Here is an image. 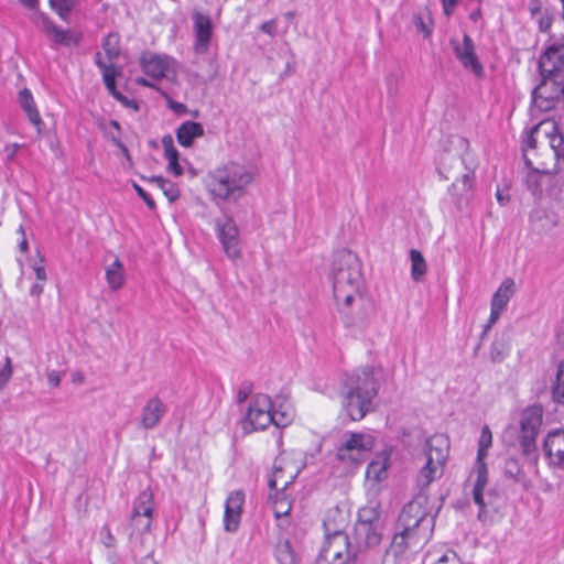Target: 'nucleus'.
<instances>
[{
    "label": "nucleus",
    "mask_w": 564,
    "mask_h": 564,
    "mask_svg": "<svg viewBox=\"0 0 564 564\" xmlns=\"http://www.w3.org/2000/svg\"><path fill=\"white\" fill-rule=\"evenodd\" d=\"M490 355H491V359L495 361L502 359V351L500 349H498V344H496V343L492 344Z\"/></svg>",
    "instance_id": "53"
},
{
    "label": "nucleus",
    "mask_w": 564,
    "mask_h": 564,
    "mask_svg": "<svg viewBox=\"0 0 564 564\" xmlns=\"http://www.w3.org/2000/svg\"><path fill=\"white\" fill-rule=\"evenodd\" d=\"M300 471L299 464L285 455H280L273 465L272 476L269 480L270 489L285 491Z\"/></svg>",
    "instance_id": "16"
},
{
    "label": "nucleus",
    "mask_w": 564,
    "mask_h": 564,
    "mask_svg": "<svg viewBox=\"0 0 564 564\" xmlns=\"http://www.w3.org/2000/svg\"><path fill=\"white\" fill-rule=\"evenodd\" d=\"M448 451V438L435 434L426 440L423 453L415 458L420 465L415 481L421 491L403 507L383 564H398L408 552L416 553L430 541L436 513L423 490L443 475Z\"/></svg>",
    "instance_id": "1"
},
{
    "label": "nucleus",
    "mask_w": 564,
    "mask_h": 564,
    "mask_svg": "<svg viewBox=\"0 0 564 564\" xmlns=\"http://www.w3.org/2000/svg\"><path fill=\"white\" fill-rule=\"evenodd\" d=\"M149 182L162 191L169 202L173 203L176 199V189L170 181L163 178L162 176H153L149 178Z\"/></svg>",
    "instance_id": "35"
},
{
    "label": "nucleus",
    "mask_w": 564,
    "mask_h": 564,
    "mask_svg": "<svg viewBox=\"0 0 564 564\" xmlns=\"http://www.w3.org/2000/svg\"><path fill=\"white\" fill-rule=\"evenodd\" d=\"M73 382L74 383H83L84 382V375L82 372L73 373Z\"/></svg>",
    "instance_id": "62"
},
{
    "label": "nucleus",
    "mask_w": 564,
    "mask_h": 564,
    "mask_svg": "<svg viewBox=\"0 0 564 564\" xmlns=\"http://www.w3.org/2000/svg\"><path fill=\"white\" fill-rule=\"evenodd\" d=\"M95 62L97 64V66L101 69V72H105V69H110L111 67H113L112 64H106L104 61H102V57H101V54L100 53H97L96 56H95Z\"/></svg>",
    "instance_id": "52"
},
{
    "label": "nucleus",
    "mask_w": 564,
    "mask_h": 564,
    "mask_svg": "<svg viewBox=\"0 0 564 564\" xmlns=\"http://www.w3.org/2000/svg\"><path fill=\"white\" fill-rule=\"evenodd\" d=\"M118 75V72L117 69L113 67H111L110 69H105V72H102V79H104V83L106 85V88L108 89V91L117 99L119 100L120 102H122L123 105H128L129 104V100L128 98H126L121 93H119L117 89H116V76Z\"/></svg>",
    "instance_id": "33"
},
{
    "label": "nucleus",
    "mask_w": 564,
    "mask_h": 564,
    "mask_svg": "<svg viewBox=\"0 0 564 564\" xmlns=\"http://www.w3.org/2000/svg\"><path fill=\"white\" fill-rule=\"evenodd\" d=\"M524 143L531 150L538 148L551 151L555 160V173L550 169V181H542V192H547L549 184L552 181L560 183V187H564V134L558 130L554 120H543L531 128L524 138Z\"/></svg>",
    "instance_id": "3"
},
{
    "label": "nucleus",
    "mask_w": 564,
    "mask_h": 564,
    "mask_svg": "<svg viewBox=\"0 0 564 564\" xmlns=\"http://www.w3.org/2000/svg\"><path fill=\"white\" fill-rule=\"evenodd\" d=\"M435 564H462V562L454 551H447Z\"/></svg>",
    "instance_id": "41"
},
{
    "label": "nucleus",
    "mask_w": 564,
    "mask_h": 564,
    "mask_svg": "<svg viewBox=\"0 0 564 564\" xmlns=\"http://www.w3.org/2000/svg\"><path fill=\"white\" fill-rule=\"evenodd\" d=\"M391 467V451L379 453L367 466L366 478L376 484L382 482L388 478Z\"/></svg>",
    "instance_id": "24"
},
{
    "label": "nucleus",
    "mask_w": 564,
    "mask_h": 564,
    "mask_svg": "<svg viewBox=\"0 0 564 564\" xmlns=\"http://www.w3.org/2000/svg\"><path fill=\"white\" fill-rule=\"evenodd\" d=\"M19 100H20L21 107L28 113V117H29V120L31 121V123L36 127L39 132H41L42 119L36 109V106H35V102H34L31 91L28 88L22 89L19 94Z\"/></svg>",
    "instance_id": "28"
},
{
    "label": "nucleus",
    "mask_w": 564,
    "mask_h": 564,
    "mask_svg": "<svg viewBox=\"0 0 564 564\" xmlns=\"http://www.w3.org/2000/svg\"><path fill=\"white\" fill-rule=\"evenodd\" d=\"M63 373L57 370L47 371V382L51 387L57 388L62 381Z\"/></svg>",
    "instance_id": "43"
},
{
    "label": "nucleus",
    "mask_w": 564,
    "mask_h": 564,
    "mask_svg": "<svg viewBox=\"0 0 564 564\" xmlns=\"http://www.w3.org/2000/svg\"><path fill=\"white\" fill-rule=\"evenodd\" d=\"M530 14L534 18L542 10V2L540 0H531L529 6Z\"/></svg>",
    "instance_id": "50"
},
{
    "label": "nucleus",
    "mask_w": 564,
    "mask_h": 564,
    "mask_svg": "<svg viewBox=\"0 0 564 564\" xmlns=\"http://www.w3.org/2000/svg\"><path fill=\"white\" fill-rule=\"evenodd\" d=\"M289 422L285 413H276L272 411V403L268 395L258 394L252 399L248 408V412L242 422V429L246 433L258 430H264L271 423L276 426H284Z\"/></svg>",
    "instance_id": "11"
},
{
    "label": "nucleus",
    "mask_w": 564,
    "mask_h": 564,
    "mask_svg": "<svg viewBox=\"0 0 564 564\" xmlns=\"http://www.w3.org/2000/svg\"><path fill=\"white\" fill-rule=\"evenodd\" d=\"M506 468H507V471L512 476V477H517V475L519 474V466L517 464V462L514 459H509L507 463H506Z\"/></svg>",
    "instance_id": "51"
},
{
    "label": "nucleus",
    "mask_w": 564,
    "mask_h": 564,
    "mask_svg": "<svg viewBox=\"0 0 564 564\" xmlns=\"http://www.w3.org/2000/svg\"><path fill=\"white\" fill-rule=\"evenodd\" d=\"M375 447V437L364 432H347L336 449V457L349 467H357L365 460L366 454Z\"/></svg>",
    "instance_id": "12"
},
{
    "label": "nucleus",
    "mask_w": 564,
    "mask_h": 564,
    "mask_svg": "<svg viewBox=\"0 0 564 564\" xmlns=\"http://www.w3.org/2000/svg\"><path fill=\"white\" fill-rule=\"evenodd\" d=\"M111 141L119 147L124 154L128 155V150L124 147V144L120 141V138L118 135H115L113 133H110Z\"/></svg>",
    "instance_id": "58"
},
{
    "label": "nucleus",
    "mask_w": 564,
    "mask_h": 564,
    "mask_svg": "<svg viewBox=\"0 0 564 564\" xmlns=\"http://www.w3.org/2000/svg\"><path fill=\"white\" fill-rule=\"evenodd\" d=\"M543 410L539 405L527 408L521 415V445L529 454L535 445V437L542 425Z\"/></svg>",
    "instance_id": "15"
},
{
    "label": "nucleus",
    "mask_w": 564,
    "mask_h": 564,
    "mask_svg": "<svg viewBox=\"0 0 564 564\" xmlns=\"http://www.w3.org/2000/svg\"><path fill=\"white\" fill-rule=\"evenodd\" d=\"M333 291L338 304L349 307L360 299L361 267L357 256L350 251L336 254L332 267Z\"/></svg>",
    "instance_id": "6"
},
{
    "label": "nucleus",
    "mask_w": 564,
    "mask_h": 564,
    "mask_svg": "<svg viewBox=\"0 0 564 564\" xmlns=\"http://www.w3.org/2000/svg\"><path fill=\"white\" fill-rule=\"evenodd\" d=\"M516 292V282L511 278H506L498 290L495 292L491 299L490 304V316L487 325L485 326L484 334L488 332V329L497 323L501 313L506 310L510 299L513 296Z\"/></svg>",
    "instance_id": "18"
},
{
    "label": "nucleus",
    "mask_w": 564,
    "mask_h": 564,
    "mask_svg": "<svg viewBox=\"0 0 564 564\" xmlns=\"http://www.w3.org/2000/svg\"><path fill=\"white\" fill-rule=\"evenodd\" d=\"M252 180L253 173L248 166L229 162L207 175L206 188L214 199L237 200Z\"/></svg>",
    "instance_id": "5"
},
{
    "label": "nucleus",
    "mask_w": 564,
    "mask_h": 564,
    "mask_svg": "<svg viewBox=\"0 0 564 564\" xmlns=\"http://www.w3.org/2000/svg\"><path fill=\"white\" fill-rule=\"evenodd\" d=\"M245 502V494L240 490L229 494L224 514V527L228 532H235L240 523L242 506Z\"/></svg>",
    "instance_id": "22"
},
{
    "label": "nucleus",
    "mask_w": 564,
    "mask_h": 564,
    "mask_svg": "<svg viewBox=\"0 0 564 564\" xmlns=\"http://www.w3.org/2000/svg\"><path fill=\"white\" fill-rule=\"evenodd\" d=\"M171 61L167 57L155 55L153 53H144L140 58V64L144 74L152 78H161L166 75L171 66Z\"/></svg>",
    "instance_id": "25"
},
{
    "label": "nucleus",
    "mask_w": 564,
    "mask_h": 564,
    "mask_svg": "<svg viewBox=\"0 0 564 564\" xmlns=\"http://www.w3.org/2000/svg\"><path fill=\"white\" fill-rule=\"evenodd\" d=\"M193 29L195 34V53L206 54L208 52L214 31L210 18L199 11H195L193 13Z\"/></svg>",
    "instance_id": "19"
},
{
    "label": "nucleus",
    "mask_w": 564,
    "mask_h": 564,
    "mask_svg": "<svg viewBox=\"0 0 564 564\" xmlns=\"http://www.w3.org/2000/svg\"><path fill=\"white\" fill-rule=\"evenodd\" d=\"M492 444V434L488 425L481 429L478 441V453L476 459V468L470 474L468 481L473 485L471 496L474 502L479 507L478 519L485 520L486 507L490 503L485 500L484 489L488 484V471L485 464L487 451Z\"/></svg>",
    "instance_id": "9"
},
{
    "label": "nucleus",
    "mask_w": 564,
    "mask_h": 564,
    "mask_svg": "<svg viewBox=\"0 0 564 564\" xmlns=\"http://www.w3.org/2000/svg\"><path fill=\"white\" fill-rule=\"evenodd\" d=\"M274 557L279 564H301V556L289 540L276 543Z\"/></svg>",
    "instance_id": "27"
},
{
    "label": "nucleus",
    "mask_w": 564,
    "mask_h": 564,
    "mask_svg": "<svg viewBox=\"0 0 564 564\" xmlns=\"http://www.w3.org/2000/svg\"><path fill=\"white\" fill-rule=\"evenodd\" d=\"M388 85V91L390 95H395L398 93V82L399 78L395 75H389L386 79Z\"/></svg>",
    "instance_id": "48"
},
{
    "label": "nucleus",
    "mask_w": 564,
    "mask_h": 564,
    "mask_svg": "<svg viewBox=\"0 0 564 564\" xmlns=\"http://www.w3.org/2000/svg\"><path fill=\"white\" fill-rule=\"evenodd\" d=\"M102 46L109 59H113L119 56L120 47L119 36L117 34H109L105 39Z\"/></svg>",
    "instance_id": "37"
},
{
    "label": "nucleus",
    "mask_w": 564,
    "mask_h": 564,
    "mask_svg": "<svg viewBox=\"0 0 564 564\" xmlns=\"http://www.w3.org/2000/svg\"><path fill=\"white\" fill-rule=\"evenodd\" d=\"M260 30L263 33L269 34L270 36H274L275 33H276V22H275V20H270V21H267V22L262 23V25L260 26Z\"/></svg>",
    "instance_id": "46"
},
{
    "label": "nucleus",
    "mask_w": 564,
    "mask_h": 564,
    "mask_svg": "<svg viewBox=\"0 0 564 564\" xmlns=\"http://www.w3.org/2000/svg\"><path fill=\"white\" fill-rule=\"evenodd\" d=\"M274 496H270L272 500V509L276 519H282L291 511V500L285 491L275 490Z\"/></svg>",
    "instance_id": "30"
},
{
    "label": "nucleus",
    "mask_w": 564,
    "mask_h": 564,
    "mask_svg": "<svg viewBox=\"0 0 564 564\" xmlns=\"http://www.w3.org/2000/svg\"><path fill=\"white\" fill-rule=\"evenodd\" d=\"M161 144L164 150V155L169 160V170L176 174V149L174 148V139L171 134H165Z\"/></svg>",
    "instance_id": "34"
},
{
    "label": "nucleus",
    "mask_w": 564,
    "mask_h": 564,
    "mask_svg": "<svg viewBox=\"0 0 564 564\" xmlns=\"http://www.w3.org/2000/svg\"><path fill=\"white\" fill-rule=\"evenodd\" d=\"M329 517L332 518V520H330L332 521V524H330L332 528H335L338 524V521H339L340 518L346 521L345 516L338 509L330 510L326 514L324 521L327 520Z\"/></svg>",
    "instance_id": "47"
},
{
    "label": "nucleus",
    "mask_w": 564,
    "mask_h": 564,
    "mask_svg": "<svg viewBox=\"0 0 564 564\" xmlns=\"http://www.w3.org/2000/svg\"><path fill=\"white\" fill-rule=\"evenodd\" d=\"M44 31L53 39L54 42L63 45H69L73 41V34L67 30L57 28L47 19H43Z\"/></svg>",
    "instance_id": "31"
},
{
    "label": "nucleus",
    "mask_w": 564,
    "mask_h": 564,
    "mask_svg": "<svg viewBox=\"0 0 564 564\" xmlns=\"http://www.w3.org/2000/svg\"><path fill=\"white\" fill-rule=\"evenodd\" d=\"M413 22L417 31L422 32L424 36H429L431 34V28H429L421 15H415Z\"/></svg>",
    "instance_id": "44"
},
{
    "label": "nucleus",
    "mask_w": 564,
    "mask_h": 564,
    "mask_svg": "<svg viewBox=\"0 0 564 564\" xmlns=\"http://www.w3.org/2000/svg\"><path fill=\"white\" fill-rule=\"evenodd\" d=\"M105 278L111 291H119L126 284V271L121 260L112 253L105 257Z\"/></svg>",
    "instance_id": "23"
},
{
    "label": "nucleus",
    "mask_w": 564,
    "mask_h": 564,
    "mask_svg": "<svg viewBox=\"0 0 564 564\" xmlns=\"http://www.w3.org/2000/svg\"><path fill=\"white\" fill-rule=\"evenodd\" d=\"M153 495L142 491L133 502L130 517L129 541L133 552L147 550L151 542Z\"/></svg>",
    "instance_id": "7"
},
{
    "label": "nucleus",
    "mask_w": 564,
    "mask_h": 564,
    "mask_svg": "<svg viewBox=\"0 0 564 564\" xmlns=\"http://www.w3.org/2000/svg\"><path fill=\"white\" fill-rule=\"evenodd\" d=\"M314 564H337L334 561H332L330 557L324 556V552L321 551L319 555L315 560Z\"/></svg>",
    "instance_id": "56"
},
{
    "label": "nucleus",
    "mask_w": 564,
    "mask_h": 564,
    "mask_svg": "<svg viewBox=\"0 0 564 564\" xmlns=\"http://www.w3.org/2000/svg\"><path fill=\"white\" fill-rule=\"evenodd\" d=\"M367 509L359 512V521L354 529V549L357 555L367 550L378 546L381 542V533L377 525L371 521V518L366 517Z\"/></svg>",
    "instance_id": "13"
},
{
    "label": "nucleus",
    "mask_w": 564,
    "mask_h": 564,
    "mask_svg": "<svg viewBox=\"0 0 564 564\" xmlns=\"http://www.w3.org/2000/svg\"><path fill=\"white\" fill-rule=\"evenodd\" d=\"M183 162H184V165H183V164L181 163V161L178 160V170H177L178 176H180V175H182V174H184L185 169H187V170H188V172H189V174H191L192 176H194V175H195V172H194V170L189 166L188 162H187L186 160H184Z\"/></svg>",
    "instance_id": "54"
},
{
    "label": "nucleus",
    "mask_w": 564,
    "mask_h": 564,
    "mask_svg": "<svg viewBox=\"0 0 564 564\" xmlns=\"http://www.w3.org/2000/svg\"><path fill=\"white\" fill-rule=\"evenodd\" d=\"M105 530L107 531V536H106V540L104 541V543L106 546L111 547L115 545V538L112 536V534L108 528H105Z\"/></svg>",
    "instance_id": "59"
},
{
    "label": "nucleus",
    "mask_w": 564,
    "mask_h": 564,
    "mask_svg": "<svg viewBox=\"0 0 564 564\" xmlns=\"http://www.w3.org/2000/svg\"><path fill=\"white\" fill-rule=\"evenodd\" d=\"M437 171L444 180L453 181L449 192L457 199H460L471 189L474 172L458 153L449 151L441 153Z\"/></svg>",
    "instance_id": "8"
},
{
    "label": "nucleus",
    "mask_w": 564,
    "mask_h": 564,
    "mask_svg": "<svg viewBox=\"0 0 564 564\" xmlns=\"http://www.w3.org/2000/svg\"><path fill=\"white\" fill-rule=\"evenodd\" d=\"M552 22H553V17L552 14L545 10L541 17L539 18L538 20V25H539V30L543 33H546L550 31L551 29V25H552Z\"/></svg>",
    "instance_id": "40"
},
{
    "label": "nucleus",
    "mask_w": 564,
    "mask_h": 564,
    "mask_svg": "<svg viewBox=\"0 0 564 564\" xmlns=\"http://www.w3.org/2000/svg\"><path fill=\"white\" fill-rule=\"evenodd\" d=\"M140 564H156L152 556L147 555L143 557Z\"/></svg>",
    "instance_id": "63"
},
{
    "label": "nucleus",
    "mask_w": 564,
    "mask_h": 564,
    "mask_svg": "<svg viewBox=\"0 0 564 564\" xmlns=\"http://www.w3.org/2000/svg\"><path fill=\"white\" fill-rule=\"evenodd\" d=\"M496 197H497V200L499 202V204L502 206L509 202V196L503 195L500 189L497 191Z\"/></svg>",
    "instance_id": "60"
},
{
    "label": "nucleus",
    "mask_w": 564,
    "mask_h": 564,
    "mask_svg": "<svg viewBox=\"0 0 564 564\" xmlns=\"http://www.w3.org/2000/svg\"><path fill=\"white\" fill-rule=\"evenodd\" d=\"M204 134V128L200 123L185 121L178 127V144L191 147L193 140Z\"/></svg>",
    "instance_id": "29"
},
{
    "label": "nucleus",
    "mask_w": 564,
    "mask_h": 564,
    "mask_svg": "<svg viewBox=\"0 0 564 564\" xmlns=\"http://www.w3.org/2000/svg\"><path fill=\"white\" fill-rule=\"evenodd\" d=\"M50 3L62 19H66L69 10L74 6V0H50Z\"/></svg>",
    "instance_id": "39"
},
{
    "label": "nucleus",
    "mask_w": 564,
    "mask_h": 564,
    "mask_svg": "<svg viewBox=\"0 0 564 564\" xmlns=\"http://www.w3.org/2000/svg\"><path fill=\"white\" fill-rule=\"evenodd\" d=\"M410 259H411V278L416 282L421 281L422 278L426 273V269H427L426 261H425L423 254L416 249H411Z\"/></svg>",
    "instance_id": "32"
},
{
    "label": "nucleus",
    "mask_w": 564,
    "mask_h": 564,
    "mask_svg": "<svg viewBox=\"0 0 564 564\" xmlns=\"http://www.w3.org/2000/svg\"><path fill=\"white\" fill-rule=\"evenodd\" d=\"M543 449L551 466L564 469V430L550 432L544 440Z\"/></svg>",
    "instance_id": "21"
},
{
    "label": "nucleus",
    "mask_w": 564,
    "mask_h": 564,
    "mask_svg": "<svg viewBox=\"0 0 564 564\" xmlns=\"http://www.w3.org/2000/svg\"><path fill=\"white\" fill-rule=\"evenodd\" d=\"M332 518L323 522L326 541L322 549L324 556L330 557L337 564H354L357 561V551H355L348 535L344 529L346 521L339 519L338 524L332 528Z\"/></svg>",
    "instance_id": "10"
},
{
    "label": "nucleus",
    "mask_w": 564,
    "mask_h": 564,
    "mask_svg": "<svg viewBox=\"0 0 564 564\" xmlns=\"http://www.w3.org/2000/svg\"><path fill=\"white\" fill-rule=\"evenodd\" d=\"M216 227L226 256L232 261L240 259L239 230L235 221L231 218H225L224 221L218 220Z\"/></svg>",
    "instance_id": "17"
},
{
    "label": "nucleus",
    "mask_w": 564,
    "mask_h": 564,
    "mask_svg": "<svg viewBox=\"0 0 564 564\" xmlns=\"http://www.w3.org/2000/svg\"><path fill=\"white\" fill-rule=\"evenodd\" d=\"M564 187H560V183L556 181H552L547 186V193L551 195H555L557 192H561Z\"/></svg>",
    "instance_id": "57"
},
{
    "label": "nucleus",
    "mask_w": 564,
    "mask_h": 564,
    "mask_svg": "<svg viewBox=\"0 0 564 564\" xmlns=\"http://www.w3.org/2000/svg\"><path fill=\"white\" fill-rule=\"evenodd\" d=\"M133 188L137 191L139 196L145 202L148 207L153 209L155 204L154 200L150 197V195L137 183H133Z\"/></svg>",
    "instance_id": "45"
},
{
    "label": "nucleus",
    "mask_w": 564,
    "mask_h": 564,
    "mask_svg": "<svg viewBox=\"0 0 564 564\" xmlns=\"http://www.w3.org/2000/svg\"><path fill=\"white\" fill-rule=\"evenodd\" d=\"M540 83L532 91L534 105L543 111L564 100V36L552 40L539 57Z\"/></svg>",
    "instance_id": "2"
},
{
    "label": "nucleus",
    "mask_w": 564,
    "mask_h": 564,
    "mask_svg": "<svg viewBox=\"0 0 564 564\" xmlns=\"http://www.w3.org/2000/svg\"><path fill=\"white\" fill-rule=\"evenodd\" d=\"M24 7L29 9H35L39 4V0H19Z\"/></svg>",
    "instance_id": "61"
},
{
    "label": "nucleus",
    "mask_w": 564,
    "mask_h": 564,
    "mask_svg": "<svg viewBox=\"0 0 564 564\" xmlns=\"http://www.w3.org/2000/svg\"><path fill=\"white\" fill-rule=\"evenodd\" d=\"M166 408L158 398L150 399L142 409L141 426L145 430L153 429L165 414Z\"/></svg>",
    "instance_id": "26"
},
{
    "label": "nucleus",
    "mask_w": 564,
    "mask_h": 564,
    "mask_svg": "<svg viewBox=\"0 0 564 564\" xmlns=\"http://www.w3.org/2000/svg\"><path fill=\"white\" fill-rule=\"evenodd\" d=\"M33 270L35 272L36 280L39 282L44 283L46 281L47 276H46L45 268H44V264H43V258H40V263L35 262L33 264Z\"/></svg>",
    "instance_id": "42"
},
{
    "label": "nucleus",
    "mask_w": 564,
    "mask_h": 564,
    "mask_svg": "<svg viewBox=\"0 0 564 564\" xmlns=\"http://www.w3.org/2000/svg\"><path fill=\"white\" fill-rule=\"evenodd\" d=\"M451 44L456 58L465 68L470 69L476 75H480L482 73V66L477 58L474 42L469 35L465 34L462 43L453 39L451 40Z\"/></svg>",
    "instance_id": "20"
},
{
    "label": "nucleus",
    "mask_w": 564,
    "mask_h": 564,
    "mask_svg": "<svg viewBox=\"0 0 564 564\" xmlns=\"http://www.w3.org/2000/svg\"><path fill=\"white\" fill-rule=\"evenodd\" d=\"M376 395V382L371 370L364 368L346 378L340 392V400L349 417L352 421H360L372 410Z\"/></svg>",
    "instance_id": "4"
},
{
    "label": "nucleus",
    "mask_w": 564,
    "mask_h": 564,
    "mask_svg": "<svg viewBox=\"0 0 564 564\" xmlns=\"http://www.w3.org/2000/svg\"><path fill=\"white\" fill-rule=\"evenodd\" d=\"M528 148L523 142V159L528 172L524 177V183L528 189L533 194L538 195L542 193V181H550V164L544 161H539V154L534 153L533 158L530 155Z\"/></svg>",
    "instance_id": "14"
},
{
    "label": "nucleus",
    "mask_w": 564,
    "mask_h": 564,
    "mask_svg": "<svg viewBox=\"0 0 564 564\" xmlns=\"http://www.w3.org/2000/svg\"><path fill=\"white\" fill-rule=\"evenodd\" d=\"M13 375L11 358L7 356L4 362L0 364V391L6 388Z\"/></svg>",
    "instance_id": "38"
},
{
    "label": "nucleus",
    "mask_w": 564,
    "mask_h": 564,
    "mask_svg": "<svg viewBox=\"0 0 564 564\" xmlns=\"http://www.w3.org/2000/svg\"><path fill=\"white\" fill-rule=\"evenodd\" d=\"M19 248L22 252H25L28 250V241L25 238L21 240V242L19 243Z\"/></svg>",
    "instance_id": "64"
},
{
    "label": "nucleus",
    "mask_w": 564,
    "mask_h": 564,
    "mask_svg": "<svg viewBox=\"0 0 564 564\" xmlns=\"http://www.w3.org/2000/svg\"><path fill=\"white\" fill-rule=\"evenodd\" d=\"M552 395L556 403L564 404V360L558 365L556 382L553 386Z\"/></svg>",
    "instance_id": "36"
},
{
    "label": "nucleus",
    "mask_w": 564,
    "mask_h": 564,
    "mask_svg": "<svg viewBox=\"0 0 564 564\" xmlns=\"http://www.w3.org/2000/svg\"><path fill=\"white\" fill-rule=\"evenodd\" d=\"M459 0H442L444 13L449 17Z\"/></svg>",
    "instance_id": "49"
},
{
    "label": "nucleus",
    "mask_w": 564,
    "mask_h": 564,
    "mask_svg": "<svg viewBox=\"0 0 564 564\" xmlns=\"http://www.w3.org/2000/svg\"><path fill=\"white\" fill-rule=\"evenodd\" d=\"M43 292V283L42 282H36L32 285L31 290H30V294L31 295H36V296H40Z\"/></svg>",
    "instance_id": "55"
}]
</instances>
